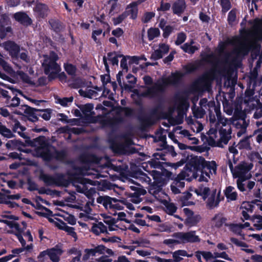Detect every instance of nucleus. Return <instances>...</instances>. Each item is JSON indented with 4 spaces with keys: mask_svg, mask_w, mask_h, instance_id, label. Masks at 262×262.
Here are the masks:
<instances>
[{
    "mask_svg": "<svg viewBox=\"0 0 262 262\" xmlns=\"http://www.w3.org/2000/svg\"><path fill=\"white\" fill-rule=\"evenodd\" d=\"M217 122L214 115H209V120L211 128L208 132V142L210 145L215 146L218 144L219 140L217 136V130L219 129L222 142L227 144L231 138V126L232 124L237 128H246L247 123L246 121V115L245 111L235 110L234 112L235 119L227 120L222 117L219 109L214 107Z\"/></svg>",
    "mask_w": 262,
    "mask_h": 262,
    "instance_id": "1",
    "label": "nucleus"
},
{
    "mask_svg": "<svg viewBox=\"0 0 262 262\" xmlns=\"http://www.w3.org/2000/svg\"><path fill=\"white\" fill-rule=\"evenodd\" d=\"M194 171L192 177L199 182H208L211 176L216 172V164L214 161H206L202 157L195 156L191 159Z\"/></svg>",
    "mask_w": 262,
    "mask_h": 262,
    "instance_id": "2",
    "label": "nucleus"
},
{
    "mask_svg": "<svg viewBox=\"0 0 262 262\" xmlns=\"http://www.w3.org/2000/svg\"><path fill=\"white\" fill-rule=\"evenodd\" d=\"M183 75V72H177L172 74L168 78H162L161 80L158 81L154 87L146 89L144 92L139 93L137 90L134 91L133 94L132 95V97L137 103H139V101L136 100V97L140 98L141 96L152 97L156 95L159 92L162 91L166 85L177 83Z\"/></svg>",
    "mask_w": 262,
    "mask_h": 262,
    "instance_id": "3",
    "label": "nucleus"
},
{
    "mask_svg": "<svg viewBox=\"0 0 262 262\" xmlns=\"http://www.w3.org/2000/svg\"><path fill=\"white\" fill-rule=\"evenodd\" d=\"M228 45H231L234 50L232 53V56L238 58L248 54L250 48L251 43L246 38L239 37H234L228 39L227 42L220 44L219 47V52L222 54L224 49L227 48Z\"/></svg>",
    "mask_w": 262,
    "mask_h": 262,
    "instance_id": "4",
    "label": "nucleus"
},
{
    "mask_svg": "<svg viewBox=\"0 0 262 262\" xmlns=\"http://www.w3.org/2000/svg\"><path fill=\"white\" fill-rule=\"evenodd\" d=\"M58 59L57 54L52 52L49 55L43 56L42 65L45 73L49 75V78L50 79H53L58 76L61 80H63L66 79V75L63 73L59 74L60 68L56 62Z\"/></svg>",
    "mask_w": 262,
    "mask_h": 262,
    "instance_id": "5",
    "label": "nucleus"
},
{
    "mask_svg": "<svg viewBox=\"0 0 262 262\" xmlns=\"http://www.w3.org/2000/svg\"><path fill=\"white\" fill-rule=\"evenodd\" d=\"M37 141L40 145L31 153L33 156L41 157L45 161H49L53 158L60 159V153L57 152L53 147L48 145L43 137L39 138Z\"/></svg>",
    "mask_w": 262,
    "mask_h": 262,
    "instance_id": "6",
    "label": "nucleus"
},
{
    "mask_svg": "<svg viewBox=\"0 0 262 262\" xmlns=\"http://www.w3.org/2000/svg\"><path fill=\"white\" fill-rule=\"evenodd\" d=\"M228 165L234 178H238L242 181H245L250 178L251 176L250 170L253 167L252 163L242 162L233 168L232 162L229 161Z\"/></svg>",
    "mask_w": 262,
    "mask_h": 262,
    "instance_id": "7",
    "label": "nucleus"
},
{
    "mask_svg": "<svg viewBox=\"0 0 262 262\" xmlns=\"http://www.w3.org/2000/svg\"><path fill=\"white\" fill-rule=\"evenodd\" d=\"M214 78V74L212 71L205 73L193 83V89L198 92L209 91L211 82Z\"/></svg>",
    "mask_w": 262,
    "mask_h": 262,
    "instance_id": "8",
    "label": "nucleus"
},
{
    "mask_svg": "<svg viewBox=\"0 0 262 262\" xmlns=\"http://www.w3.org/2000/svg\"><path fill=\"white\" fill-rule=\"evenodd\" d=\"M7 176L5 173H0V183L1 182H7L6 178ZM9 192L7 191L6 193L0 192V203H4L7 205L9 207L14 208L17 206V204L10 201V200H18L20 198L19 194L9 195Z\"/></svg>",
    "mask_w": 262,
    "mask_h": 262,
    "instance_id": "9",
    "label": "nucleus"
},
{
    "mask_svg": "<svg viewBox=\"0 0 262 262\" xmlns=\"http://www.w3.org/2000/svg\"><path fill=\"white\" fill-rule=\"evenodd\" d=\"M97 202L102 203L103 205L107 209L122 210L123 208L122 205L123 201H119L116 199L109 196L100 197L97 199Z\"/></svg>",
    "mask_w": 262,
    "mask_h": 262,
    "instance_id": "10",
    "label": "nucleus"
},
{
    "mask_svg": "<svg viewBox=\"0 0 262 262\" xmlns=\"http://www.w3.org/2000/svg\"><path fill=\"white\" fill-rule=\"evenodd\" d=\"M176 237H179L182 243L188 242H196L199 241V237L195 234V231L188 232H179L175 234Z\"/></svg>",
    "mask_w": 262,
    "mask_h": 262,
    "instance_id": "11",
    "label": "nucleus"
},
{
    "mask_svg": "<svg viewBox=\"0 0 262 262\" xmlns=\"http://www.w3.org/2000/svg\"><path fill=\"white\" fill-rule=\"evenodd\" d=\"M169 51V47L165 43H160L158 46H155L154 52L151 54V58L158 60L161 58L164 55Z\"/></svg>",
    "mask_w": 262,
    "mask_h": 262,
    "instance_id": "12",
    "label": "nucleus"
},
{
    "mask_svg": "<svg viewBox=\"0 0 262 262\" xmlns=\"http://www.w3.org/2000/svg\"><path fill=\"white\" fill-rule=\"evenodd\" d=\"M117 113V116L113 119L111 124L112 125H114L119 124L122 121V117L121 115L125 114L126 116H129L132 114V110L128 108H121L119 107L116 110H113L111 114H114V112Z\"/></svg>",
    "mask_w": 262,
    "mask_h": 262,
    "instance_id": "13",
    "label": "nucleus"
},
{
    "mask_svg": "<svg viewBox=\"0 0 262 262\" xmlns=\"http://www.w3.org/2000/svg\"><path fill=\"white\" fill-rule=\"evenodd\" d=\"M122 55L117 54L116 52H111L107 54V57H103V62L107 72L109 71L108 64L107 60L109 61L113 65L118 66V58L122 57Z\"/></svg>",
    "mask_w": 262,
    "mask_h": 262,
    "instance_id": "14",
    "label": "nucleus"
},
{
    "mask_svg": "<svg viewBox=\"0 0 262 262\" xmlns=\"http://www.w3.org/2000/svg\"><path fill=\"white\" fill-rule=\"evenodd\" d=\"M3 47L8 51L13 57H17L19 51L18 46L12 41H7L3 43Z\"/></svg>",
    "mask_w": 262,
    "mask_h": 262,
    "instance_id": "15",
    "label": "nucleus"
},
{
    "mask_svg": "<svg viewBox=\"0 0 262 262\" xmlns=\"http://www.w3.org/2000/svg\"><path fill=\"white\" fill-rule=\"evenodd\" d=\"M138 11L137 3L133 2L127 6L124 14L126 17L129 16L132 19H134L137 17Z\"/></svg>",
    "mask_w": 262,
    "mask_h": 262,
    "instance_id": "16",
    "label": "nucleus"
},
{
    "mask_svg": "<svg viewBox=\"0 0 262 262\" xmlns=\"http://www.w3.org/2000/svg\"><path fill=\"white\" fill-rule=\"evenodd\" d=\"M14 19L20 24L28 26L31 24V19L24 12H16L14 14Z\"/></svg>",
    "mask_w": 262,
    "mask_h": 262,
    "instance_id": "17",
    "label": "nucleus"
},
{
    "mask_svg": "<svg viewBox=\"0 0 262 262\" xmlns=\"http://www.w3.org/2000/svg\"><path fill=\"white\" fill-rule=\"evenodd\" d=\"M208 199L206 202L207 205L210 208L216 207L219 202L220 199L216 195V190L213 189L211 190L210 194L208 196Z\"/></svg>",
    "mask_w": 262,
    "mask_h": 262,
    "instance_id": "18",
    "label": "nucleus"
},
{
    "mask_svg": "<svg viewBox=\"0 0 262 262\" xmlns=\"http://www.w3.org/2000/svg\"><path fill=\"white\" fill-rule=\"evenodd\" d=\"M241 208L243 210L250 212H252L254 208H257L262 211V202L260 201H257L255 203L244 202L242 203Z\"/></svg>",
    "mask_w": 262,
    "mask_h": 262,
    "instance_id": "19",
    "label": "nucleus"
},
{
    "mask_svg": "<svg viewBox=\"0 0 262 262\" xmlns=\"http://www.w3.org/2000/svg\"><path fill=\"white\" fill-rule=\"evenodd\" d=\"M48 256L52 262H58L62 251L59 248H53L47 250Z\"/></svg>",
    "mask_w": 262,
    "mask_h": 262,
    "instance_id": "20",
    "label": "nucleus"
},
{
    "mask_svg": "<svg viewBox=\"0 0 262 262\" xmlns=\"http://www.w3.org/2000/svg\"><path fill=\"white\" fill-rule=\"evenodd\" d=\"M184 211L186 214L188 215V217L186 219L185 223L189 227L195 226L200 220L199 216H190L192 215V212L187 208H184Z\"/></svg>",
    "mask_w": 262,
    "mask_h": 262,
    "instance_id": "21",
    "label": "nucleus"
},
{
    "mask_svg": "<svg viewBox=\"0 0 262 262\" xmlns=\"http://www.w3.org/2000/svg\"><path fill=\"white\" fill-rule=\"evenodd\" d=\"M153 179L154 180V183L156 184V185H154L151 187L149 189L150 192L151 193L152 190H161V187L163 185V183L161 181V173L157 171L153 170L151 173Z\"/></svg>",
    "mask_w": 262,
    "mask_h": 262,
    "instance_id": "22",
    "label": "nucleus"
},
{
    "mask_svg": "<svg viewBox=\"0 0 262 262\" xmlns=\"http://www.w3.org/2000/svg\"><path fill=\"white\" fill-rule=\"evenodd\" d=\"M195 257L199 262H202L201 260L202 258L205 259L206 261H209L215 258V252L212 253L210 252L207 251H198L195 253Z\"/></svg>",
    "mask_w": 262,
    "mask_h": 262,
    "instance_id": "23",
    "label": "nucleus"
},
{
    "mask_svg": "<svg viewBox=\"0 0 262 262\" xmlns=\"http://www.w3.org/2000/svg\"><path fill=\"white\" fill-rule=\"evenodd\" d=\"M194 192L198 196H201L204 200L208 198L211 191L208 187L203 185H201L198 188H194Z\"/></svg>",
    "mask_w": 262,
    "mask_h": 262,
    "instance_id": "24",
    "label": "nucleus"
},
{
    "mask_svg": "<svg viewBox=\"0 0 262 262\" xmlns=\"http://www.w3.org/2000/svg\"><path fill=\"white\" fill-rule=\"evenodd\" d=\"M231 241L232 243L236 245L237 246L241 247L242 250L245 251L248 254H253L254 253V250L250 247H249L246 244L242 241H240L235 238H231Z\"/></svg>",
    "mask_w": 262,
    "mask_h": 262,
    "instance_id": "25",
    "label": "nucleus"
},
{
    "mask_svg": "<svg viewBox=\"0 0 262 262\" xmlns=\"http://www.w3.org/2000/svg\"><path fill=\"white\" fill-rule=\"evenodd\" d=\"M174 132L177 134L182 135L184 137H187L189 140L192 141V144H196L198 143V139L195 137H190L191 135L189 132L186 129H182V127L178 126L174 129Z\"/></svg>",
    "mask_w": 262,
    "mask_h": 262,
    "instance_id": "26",
    "label": "nucleus"
},
{
    "mask_svg": "<svg viewBox=\"0 0 262 262\" xmlns=\"http://www.w3.org/2000/svg\"><path fill=\"white\" fill-rule=\"evenodd\" d=\"M225 195L228 201H234L237 199V193L234 187L229 186L225 190Z\"/></svg>",
    "mask_w": 262,
    "mask_h": 262,
    "instance_id": "27",
    "label": "nucleus"
},
{
    "mask_svg": "<svg viewBox=\"0 0 262 262\" xmlns=\"http://www.w3.org/2000/svg\"><path fill=\"white\" fill-rule=\"evenodd\" d=\"M82 113V115L86 118L90 117L93 115V105L90 103L79 106Z\"/></svg>",
    "mask_w": 262,
    "mask_h": 262,
    "instance_id": "28",
    "label": "nucleus"
},
{
    "mask_svg": "<svg viewBox=\"0 0 262 262\" xmlns=\"http://www.w3.org/2000/svg\"><path fill=\"white\" fill-rule=\"evenodd\" d=\"M193 44L194 42L192 41L190 43L188 42L185 43L181 47V48L185 52L189 54H193L200 48V46L199 45Z\"/></svg>",
    "mask_w": 262,
    "mask_h": 262,
    "instance_id": "29",
    "label": "nucleus"
},
{
    "mask_svg": "<svg viewBox=\"0 0 262 262\" xmlns=\"http://www.w3.org/2000/svg\"><path fill=\"white\" fill-rule=\"evenodd\" d=\"M57 226L60 229L66 231L68 234L73 237L75 239L77 238L76 233L74 231V229L73 227H69L66 224L62 222H60L57 224Z\"/></svg>",
    "mask_w": 262,
    "mask_h": 262,
    "instance_id": "30",
    "label": "nucleus"
},
{
    "mask_svg": "<svg viewBox=\"0 0 262 262\" xmlns=\"http://www.w3.org/2000/svg\"><path fill=\"white\" fill-rule=\"evenodd\" d=\"M92 231L94 233L99 235L100 233L106 232L107 231V227L102 222H98L93 225Z\"/></svg>",
    "mask_w": 262,
    "mask_h": 262,
    "instance_id": "31",
    "label": "nucleus"
},
{
    "mask_svg": "<svg viewBox=\"0 0 262 262\" xmlns=\"http://www.w3.org/2000/svg\"><path fill=\"white\" fill-rule=\"evenodd\" d=\"M185 8V3L184 0H178L176 2L173 7L172 9L174 13L181 14Z\"/></svg>",
    "mask_w": 262,
    "mask_h": 262,
    "instance_id": "32",
    "label": "nucleus"
},
{
    "mask_svg": "<svg viewBox=\"0 0 262 262\" xmlns=\"http://www.w3.org/2000/svg\"><path fill=\"white\" fill-rule=\"evenodd\" d=\"M12 126L14 132L17 133L23 138H25L26 137V135L24 132L26 128L22 126L18 121L14 120Z\"/></svg>",
    "mask_w": 262,
    "mask_h": 262,
    "instance_id": "33",
    "label": "nucleus"
},
{
    "mask_svg": "<svg viewBox=\"0 0 262 262\" xmlns=\"http://www.w3.org/2000/svg\"><path fill=\"white\" fill-rule=\"evenodd\" d=\"M79 93L82 96L91 99H96L98 96L97 92L92 89H88L85 90L80 89L79 90Z\"/></svg>",
    "mask_w": 262,
    "mask_h": 262,
    "instance_id": "34",
    "label": "nucleus"
},
{
    "mask_svg": "<svg viewBox=\"0 0 262 262\" xmlns=\"http://www.w3.org/2000/svg\"><path fill=\"white\" fill-rule=\"evenodd\" d=\"M104 249L105 247L103 246H99L95 249H86L85 250L86 255L84 256L83 258L84 259H87L90 256L95 255L96 253H101L103 250H104Z\"/></svg>",
    "mask_w": 262,
    "mask_h": 262,
    "instance_id": "35",
    "label": "nucleus"
},
{
    "mask_svg": "<svg viewBox=\"0 0 262 262\" xmlns=\"http://www.w3.org/2000/svg\"><path fill=\"white\" fill-rule=\"evenodd\" d=\"M184 256L191 257V255L187 254V252L183 250L176 251L172 253V257L176 262L181 261Z\"/></svg>",
    "mask_w": 262,
    "mask_h": 262,
    "instance_id": "36",
    "label": "nucleus"
},
{
    "mask_svg": "<svg viewBox=\"0 0 262 262\" xmlns=\"http://www.w3.org/2000/svg\"><path fill=\"white\" fill-rule=\"evenodd\" d=\"M225 219L222 214H216L212 219V225L216 227H220L225 223Z\"/></svg>",
    "mask_w": 262,
    "mask_h": 262,
    "instance_id": "37",
    "label": "nucleus"
},
{
    "mask_svg": "<svg viewBox=\"0 0 262 262\" xmlns=\"http://www.w3.org/2000/svg\"><path fill=\"white\" fill-rule=\"evenodd\" d=\"M19 144V142L18 141L15 140H12L9 141L6 143V146L7 148L8 149H13L18 148L21 151L26 152V153L30 152V150L28 149H22L19 148L18 147Z\"/></svg>",
    "mask_w": 262,
    "mask_h": 262,
    "instance_id": "38",
    "label": "nucleus"
},
{
    "mask_svg": "<svg viewBox=\"0 0 262 262\" xmlns=\"http://www.w3.org/2000/svg\"><path fill=\"white\" fill-rule=\"evenodd\" d=\"M47 11V7L45 5L42 4L38 3L36 4L34 8V11L37 13V15L40 17H43Z\"/></svg>",
    "mask_w": 262,
    "mask_h": 262,
    "instance_id": "39",
    "label": "nucleus"
},
{
    "mask_svg": "<svg viewBox=\"0 0 262 262\" xmlns=\"http://www.w3.org/2000/svg\"><path fill=\"white\" fill-rule=\"evenodd\" d=\"M0 65L6 72L11 76L15 75V72L10 65L2 58H0Z\"/></svg>",
    "mask_w": 262,
    "mask_h": 262,
    "instance_id": "40",
    "label": "nucleus"
},
{
    "mask_svg": "<svg viewBox=\"0 0 262 262\" xmlns=\"http://www.w3.org/2000/svg\"><path fill=\"white\" fill-rule=\"evenodd\" d=\"M17 75L24 82L30 84H34L35 83L33 77H29L26 74L21 71L17 72Z\"/></svg>",
    "mask_w": 262,
    "mask_h": 262,
    "instance_id": "41",
    "label": "nucleus"
},
{
    "mask_svg": "<svg viewBox=\"0 0 262 262\" xmlns=\"http://www.w3.org/2000/svg\"><path fill=\"white\" fill-rule=\"evenodd\" d=\"M252 223L255 229H262V216L260 215H256L252 219Z\"/></svg>",
    "mask_w": 262,
    "mask_h": 262,
    "instance_id": "42",
    "label": "nucleus"
},
{
    "mask_svg": "<svg viewBox=\"0 0 262 262\" xmlns=\"http://www.w3.org/2000/svg\"><path fill=\"white\" fill-rule=\"evenodd\" d=\"M237 146L239 149H250V144L249 142V138L247 137L241 140L238 143Z\"/></svg>",
    "mask_w": 262,
    "mask_h": 262,
    "instance_id": "43",
    "label": "nucleus"
},
{
    "mask_svg": "<svg viewBox=\"0 0 262 262\" xmlns=\"http://www.w3.org/2000/svg\"><path fill=\"white\" fill-rule=\"evenodd\" d=\"M246 97L245 98L244 102L250 106V109H253L254 107L258 104L257 101L254 100L250 96H248L247 92H246Z\"/></svg>",
    "mask_w": 262,
    "mask_h": 262,
    "instance_id": "44",
    "label": "nucleus"
},
{
    "mask_svg": "<svg viewBox=\"0 0 262 262\" xmlns=\"http://www.w3.org/2000/svg\"><path fill=\"white\" fill-rule=\"evenodd\" d=\"M20 103V99L19 98L14 96L13 98L10 99V97L9 98L7 99L6 100V104L7 105L8 107H15L17 106Z\"/></svg>",
    "mask_w": 262,
    "mask_h": 262,
    "instance_id": "45",
    "label": "nucleus"
},
{
    "mask_svg": "<svg viewBox=\"0 0 262 262\" xmlns=\"http://www.w3.org/2000/svg\"><path fill=\"white\" fill-rule=\"evenodd\" d=\"M0 134L6 138H10L12 137L13 134L10 129L7 128L0 122Z\"/></svg>",
    "mask_w": 262,
    "mask_h": 262,
    "instance_id": "46",
    "label": "nucleus"
},
{
    "mask_svg": "<svg viewBox=\"0 0 262 262\" xmlns=\"http://www.w3.org/2000/svg\"><path fill=\"white\" fill-rule=\"evenodd\" d=\"M73 100V97H70L69 98H57L56 102L63 106H68L72 103Z\"/></svg>",
    "mask_w": 262,
    "mask_h": 262,
    "instance_id": "47",
    "label": "nucleus"
},
{
    "mask_svg": "<svg viewBox=\"0 0 262 262\" xmlns=\"http://www.w3.org/2000/svg\"><path fill=\"white\" fill-rule=\"evenodd\" d=\"M253 28V31L256 34H262V19H255Z\"/></svg>",
    "mask_w": 262,
    "mask_h": 262,
    "instance_id": "48",
    "label": "nucleus"
},
{
    "mask_svg": "<svg viewBox=\"0 0 262 262\" xmlns=\"http://www.w3.org/2000/svg\"><path fill=\"white\" fill-rule=\"evenodd\" d=\"M192 112L194 115V117L196 118H203L204 115L205 114V110L204 108H195L194 106L192 108Z\"/></svg>",
    "mask_w": 262,
    "mask_h": 262,
    "instance_id": "49",
    "label": "nucleus"
},
{
    "mask_svg": "<svg viewBox=\"0 0 262 262\" xmlns=\"http://www.w3.org/2000/svg\"><path fill=\"white\" fill-rule=\"evenodd\" d=\"M160 34L159 30L157 28H150L148 30V37L149 40H152Z\"/></svg>",
    "mask_w": 262,
    "mask_h": 262,
    "instance_id": "50",
    "label": "nucleus"
},
{
    "mask_svg": "<svg viewBox=\"0 0 262 262\" xmlns=\"http://www.w3.org/2000/svg\"><path fill=\"white\" fill-rule=\"evenodd\" d=\"M237 154V150L234 146L229 147V153L227 154V156L228 159V164L229 161L231 162L232 159L234 160V156Z\"/></svg>",
    "mask_w": 262,
    "mask_h": 262,
    "instance_id": "51",
    "label": "nucleus"
},
{
    "mask_svg": "<svg viewBox=\"0 0 262 262\" xmlns=\"http://www.w3.org/2000/svg\"><path fill=\"white\" fill-rule=\"evenodd\" d=\"M190 128L194 132L199 133L203 129V126L200 122L196 121L190 126Z\"/></svg>",
    "mask_w": 262,
    "mask_h": 262,
    "instance_id": "52",
    "label": "nucleus"
},
{
    "mask_svg": "<svg viewBox=\"0 0 262 262\" xmlns=\"http://www.w3.org/2000/svg\"><path fill=\"white\" fill-rule=\"evenodd\" d=\"M174 238H169L165 239L164 242V243L169 246H172L182 243L179 237H176L175 236V234L174 235Z\"/></svg>",
    "mask_w": 262,
    "mask_h": 262,
    "instance_id": "53",
    "label": "nucleus"
},
{
    "mask_svg": "<svg viewBox=\"0 0 262 262\" xmlns=\"http://www.w3.org/2000/svg\"><path fill=\"white\" fill-rule=\"evenodd\" d=\"M245 262H262V256L259 255H253L250 259L244 258Z\"/></svg>",
    "mask_w": 262,
    "mask_h": 262,
    "instance_id": "54",
    "label": "nucleus"
},
{
    "mask_svg": "<svg viewBox=\"0 0 262 262\" xmlns=\"http://www.w3.org/2000/svg\"><path fill=\"white\" fill-rule=\"evenodd\" d=\"M198 68L196 63H191L184 67L185 73H190L194 71Z\"/></svg>",
    "mask_w": 262,
    "mask_h": 262,
    "instance_id": "55",
    "label": "nucleus"
},
{
    "mask_svg": "<svg viewBox=\"0 0 262 262\" xmlns=\"http://www.w3.org/2000/svg\"><path fill=\"white\" fill-rule=\"evenodd\" d=\"M66 71L71 75H73L76 72L75 67L71 64L67 63L64 64Z\"/></svg>",
    "mask_w": 262,
    "mask_h": 262,
    "instance_id": "56",
    "label": "nucleus"
},
{
    "mask_svg": "<svg viewBox=\"0 0 262 262\" xmlns=\"http://www.w3.org/2000/svg\"><path fill=\"white\" fill-rule=\"evenodd\" d=\"M138 176L137 178L139 179L140 181L142 182H145L146 183H150L151 182V179L148 177L146 174L144 173L143 172H140L137 174Z\"/></svg>",
    "mask_w": 262,
    "mask_h": 262,
    "instance_id": "57",
    "label": "nucleus"
},
{
    "mask_svg": "<svg viewBox=\"0 0 262 262\" xmlns=\"http://www.w3.org/2000/svg\"><path fill=\"white\" fill-rule=\"evenodd\" d=\"M48 257L49 256L47 250L40 252L37 256V259L39 262H45L48 259Z\"/></svg>",
    "mask_w": 262,
    "mask_h": 262,
    "instance_id": "58",
    "label": "nucleus"
},
{
    "mask_svg": "<svg viewBox=\"0 0 262 262\" xmlns=\"http://www.w3.org/2000/svg\"><path fill=\"white\" fill-rule=\"evenodd\" d=\"M231 230L234 233L237 234H242V225L241 224H233L230 227Z\"/></svg>",
    "mask_w": 262,
    "mask_h": 262,
    "instance_id": "59",
    "label": "nucleus"
},
{
    "mask_svg": "<svg viewBox=\"0 0 262 262\" xmlns=\"http://www.w3.org/2000/svg\"><path fill=\"white\" fill-rule=\"evenodd\" d=\"M102 95L104 97L108 98L110 100H113L114 98V93L105 87L104 88Z\"/></svg>",
    "mask_w": 262,
    "mask_h": 262,
    "instance_id": "60",
    "label": "nucleus"
},
{
    "mask_svg": "<svg viewBox=\"0 0 262 262\" xmlns=\"http://www.w3.org/2000/svg\"><path fill=\"white\" fill-rule=\"evenodd\" d=\"M126 17L125 16V14L123 13L122 14L120 15L118 17L116 18H114L113 19V21L114 24L115 25H117L120 24Z\"/></svg>",
    "mask_w": 262,
    "mask_h": 262,
    "instance_id": "61",
    "label": "nucleus"
},
{
    "mask_svg": "<svg viewBox=\"0 0 262 262\" xmlns=\"http://www.w3.org/2000/svg\"><path fill=\"white\" fill-rule=\"evenodd\" d=\"M186 35L183 33H179L178 35L177 39L176 41V43L178 45H181L186 39Z\"/></svg>",
    "mask_w": 262,
    "mask_h": 262,
    "instance_id": "62",
    "label": "nucleus"
},
{
    "mask_svg": "<svg viewBox=\"0 0 262 262\" xmlns=\"http://www.w3.org/2000/svg\"><path fill=\"white\" fill-rule=\"evenodd\" d=\"M221 4L223 11L225 12L228 11L230 8V3L228 0H221Z\"/></svg>",
    "mask_w": 262,
    "mask_h": 262,
    "instance_id": "63",
    "label": "nucleus"
},
{
    "mask_svg": "<svg viewBox=\"0 0 262 262\" xmlns=\"http://www.w3.org/2000/svg\"><path fill=\"white\" fill-rule=\"evenodd\" d=\"M236 19V13L234 10H231L228 14V20L229 24H232Z\"/></svg>",
    "mask_w": 262,
    "mask_h": 262,
    "instance_id": "64",
    "label": "nucleus"
}]
</instances>
